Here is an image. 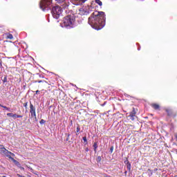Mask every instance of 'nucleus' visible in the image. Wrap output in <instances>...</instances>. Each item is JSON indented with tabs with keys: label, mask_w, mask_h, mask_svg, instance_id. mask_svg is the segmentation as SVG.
Listing matches in <instances>:
<instances>
[{
	"label": "nucleus",
	"mask_w": 177,
	"mask_h": 177,
	"mask_svg": "<svg viewBox=\"0 0 177 177\" xmlns=\"http://www.w3.org/2000/svg\"><path fill=\"white\" fill-rule=\"evenodd\" d=\"M88 24L95 30H102L106 26V15L103 12L95 11L88 18Z\"/></svg>",
	"instance_id": "nucleus-1"
},
{
	"label": "nucleus",
	"mask_w": 177,
	"mask_h": 177,
	"mask_svg": "<svg viewBox=\"0 0 177 177\" xmlns=\"http://www.w3.org/2000/svg\"><path fill=\"white\" fill-rule=\"evenodd\" d=\"M77 23L75 22V17L74 15H67L60 24L61 27L65 28H74Z\"/></svg>",
	"instance_id": "nucleus-2"
},
{
	"label": "nucleus",
	"mask_w": 177,
	"mask_h": 177,
	"mask_svg": "<svg viewBox=\"0 0 177 177\" xmlns=\"http://www.w3.org/2000/svg\"><path fill=\"white\" fill-rule=\"evenodd\" d=\"M52 0H41L39 3V8L43 12L52 9Z\"/></svg>",
	"instance_id": "nucleus-3"
},
{
	"label": "nucleus",
	"mask_w": 177,
	"mask_h": 177,
	"mask_svg": "<svg viewBox=\"0 0 177 177\" xmlns=\"http://www.w3.org/2000/svg\"><path fill=\"white\" fill-rule=\"evenodd\" d=\"M93 10H95V7L93 6H83L79 10V14H80L82 16H85L86 15H89L91 12H93Z\"/></svg>",
	"instance_id": "nucleus-4"
},
{
	"label": "nucleus",
	"mask_w": 177,
	"mask_h": 177,
	"mask_svg": "<svg viewBox=\"0 0 177 177\" xmlns=\"http://www.w3.org/2000/svg\"><path fill=\"white\" fill-rule=\"evenodd\" d=\"M62 12H63V9L62 8V7L59 6L53 7L51 10L53 17L56 19H59V17L62 16Z\"/></svg>",
	"instance_id": "nucleus-5"
},
{
	"label": "nucleus",
	"mask_w": 177,
	"mask_h": 177,
	"mask_svg": "<svg viewBox=\"0 0 177 177\" xmlns=\"http://www.w3.org/2000/svg\"><path fill=\"white\" fill-rule=\"evenodd\" d=\"M0 153L2 156H6V157H8V158H10V159H12V156H15V153L9 151L6 148L3 149V150H1Z\"/></svg>",
	"instance_id": "nucleus-6"
},
{
	"label": "nucleus",
	"mask_w": 177,
	"mask_h": 177,
	"mask_svg": "<svg viewBox=\"0 0 177 177\" xmlns=\"http://www.w3.org/2000/svg\"><path fill=\"white\" fill-rule=\"evenodd\" d=\"M57 3H60L64 9L68 8V0H56Z\"/></svg>",
	"instance_id": "nucleus-7"
},
{
	"label": "nucleus",
	"mask_w": 177,
	"mask_h": 177,
	"mask_svg": "<svg viewBox=\"0 0 177 177\" xmlns=\"http://www.w3.org/2000/svg\"><path fill=\"white\" fill-rule=\"evenodd\" d=\"M30 113L31 114V117H34L35 120H37V113H35V107L31 103L30 105Z\"/></svg>",
	"instance_id": "nucleus-8"
},
{
	"label": "nucleus",
	"mask_w": 177,
	"mask_h": 177,
	"mask_svg": "<svg viewBox=\"0 0 177 177\" xmlns=\"http://www.w3.org/2000/svg\"><path fill=\"white\" fill-rule=\"evenodd\" d=\"M75 5H82V3H85L87 0H71Z\"/></svg>",
	"instance_id": "nucleus-9"
},
{
	"label": "nucleus",
	"mask_w": 177,
	"mask_h": 177,
	"mask_svg": "<svg viewBox=\"0 0 177 177\" xmlns=\"http://www.w3.org/2000/svg\"><path fill=\"white\" fill-rule=\"evenodd\" d=\"M136 115V111H135V108H133V111L130 113L131 120L133 121V120H135Z\"/></svg>",
	"instance_id": "nucleus-10"
},
{
	"label": "nucleus",
	"mask_w": 177,
	"mask_h": 177,
	"mask_svg": "<svg viewBox=\"0 0 177 177\" xmlns=\"http://www.w3.org/2000/svg\"><path fill=\"white\" fill-rule=\"evenodd\" d=\"M151 106L155 109V110H158L160 109V105L157 104H152Z\"/></svg>",
	"instance_id": "nucleus-11"
},
{
	"label": "nucleus",
	"mask_w": 177,
	"mask_h": 177,
	"mask_svg": "<svg viewBox=\"0 0 177 177\" xmlns=\"http://www.w3.org/2000/svg\"><path fill=\"white\" fill-rule=\"evenodd\" d=\"M6 38L8 39H13V35L10 33H7L6 35Z\"/></svg>",
	"instance_id": "nucleus-12"
},
{
	"label": "nucleus",
	"mask_w": 177,
	"mask_h": 177,
	"mask_svg": "<svg viewBox=\"0 0 177 177\" xmlns=\"http://www.w3.org/2000/svg\"><path fill=\"white\" fill-rule=\"evenodd\" d=\"M93 147H94V151H95V153H96V151L97 150V142H94Z\"/></svg>",
	"instance_id": "nucleus-13"
},
{
	"label": "nucleus",
	"mask_w": 177,
	"mask_h": 177,
	"mask_svg": "<svg viewBox=\"0 0 177 177\" xmlns=\"http://www.w3.org/2000/svg\"><path fill=\"white\" fill-rule=\"evenodd\" d=\"M95 3H97V5H99V6H102V5H103V3H102V1L100 0H95Z\"/></svg>",
	"instance_id": "nucleus-14"
},
{
	"label": "nucleus",
	"mask_w": 177,
	"mask_h": 177,
	"mask_svg": "<svg viewBox=\"0 0 177 177\" xmlns=\"http://www.w3.org/2000/svg\"><path fill=\"white\" fill-rule=\"evenodd\" d=\"M1 107H3V109H5L6 110H7L8 111H10V109L8 108L6 106L2 105Z\"/></svg>",
	"instance_id": "nucleus-15"
},
{
	"label": "nucleus",
	"mask_w": 177,
	"mask_h": 177,
	"mask_svg": "<svg viewBox=\"0 0 177 177\" xmlns=\"http://www.w3.org/2000/svg\"><path fill=\"white\" fill-rule=\"evenodd\" d=\"M3 84H5L6 82H8V77L5 76L3 80Z\"/></svg>",
	"instance_id": "nucleus-16"
},
{
	"label": "nucleus",
	"mask_w": 177,
	"mask_h": 177,
	"mask_svg": "<svg viewBox=\"0 0 177 177\" xmlns=\"http://www.w3.org/2000/svg\"><path fill=\"white\" fill-rule=\"evenodd\" d=\"M80 131H81V128L80 127V125H77V129H76L77 133H78V132H80Z\"/></svg>",
	"instance_id": "nucleus-17"
},
{
	"label": "nucleus",
	"mask_w": 177,
	"mask_h": 177,
	"mask_svg": "<svg viewBox=\"0 0 177 177\" xmlns=\"http://www.w3.org/2000/svg\"><path fill=\"white\" fill-rule=\"evenodd\" d=\"M127 169H129V171H131V163H129V162L127 163Z\"/></svg>",
	"instance_id": "nucleus-18"
},
{
	"label": "nucleus",
	"mask_w": 177,
	"mask_h": 177,
	"mask_svg": "<svg viewBox=\"0 0 177 177\" xmlns=\"http://www.w3.org/2000/svg\"><path fill=\"white\" fill-rule=\"evenodd\" d=\"M7 115H8V117H13V113H7Z\"/></svg>",
	"instance_id": "nucleus-19"
},
{
	"label": "nucleus",
	"mask_w": 177,
	"mask_h": 177,
	"mask_svg": "<svg viewBox=\"0 0 177 177\" xmlns=\"http://www.w3.org/2000/svg\"><path fill=\"white\" fill-rule=\"evenodd\" d=\"M83 140L85 143H88V140L86 139V137H83Z\"/></svg>",
	"instance_id": "nucleus-20"
},
{
	"label": "nucleus",
	"mask_w": 177,
	"mask_h": 177,
	"mask_svg": "<svg viewBox=\"0 0 177 177\" xmlns=\"http://www.w3.org/2000/svg\"><path fill=\"white\" fill-rule=\"evenodd\" d=\"M12 118H14V120H16V118H17V115L13 113Z\"/></svg>",
	"instance_id": "nucleus-21"
},
{
	"label": "nucleus",
	"mask_w": 177,
	"mask_h": 177,
	"mask_svg": "<svg viewBox=\"0 0 177 177\" xmlns=\"http://www.w3.org/2000/svg\"><path fill=\"white\" fill-rule=\"evenodd\" d=\"M45 122H46V121L44 120V119H41V120H40V124H45Z\"/></svg>",
	"instance_id": "nucleus-22"
},
{
	"label": "nucleus",
	"mask_w": 177,
	"mask_h": 177,
	"mask_svg": "<svg viewBox=\"0 0 177 177\" xmlns=\"http://www.w3.org/2000/svg\"><path fill=\"white\" fill-rule=\"evenodd\" d=\"M3 149H5V148L3 147V145H0V151H1V150H3Z\"/></svg>",
	"instance_id": "nucleus-23"
},
{
	"label": "nucleus",
	"mask_w": 177,
	"mask_h": 177,
	"mask_svg": "<svg viewBox=\"0 0 177 177\" xmlns=\"http://www.w3.org/2000/svg\"><path fill=\"white\" fill-rule=\"evenodd\" d=\"M23 116L20 115H17V118H22Z\"/></svg>",
	"instance_id": "nucleus-24"
},
{
	"label": "nucleus",
	"mask_w": 177,
	"mask_h": 177,
	"mask_svg": "<svg viewBox=\"0 0 177 177\" xmlns=\"http://www.w3.org/2000/svg\"><path fill=\"white\" fill-rule=\"evenodd\" d=\"M24 107H25L26 109H27L28 102H26V103H24Z\"/></svg>",
	"instance_id": "nucleus-25"
},
{
	"label": "nucleus",
	"mask_w": 177,
	"mask_h": 177,
	"mask_svg": "<svg viewBox=\"0 0 177 177\" xmlns=\"http://www.w3.org/2000/svg\"><path fill=\"white\" fill-rule=\"evenodd\" d=\"M97 160H98V161H101V160H102V157L98 156V157H97Z\"/></svg>",
	"instance_id": "nucleus-26"
},
{
	"label": "nucleus",
	"mask_w": 177,
	"mask_h": 177,
	"mask_svg": "<svg viewBox=\"0 0 177 177\" xmlns=\"http://www.w3.org/2000/svg\"><path fill=\"white\" fill-rule=\"evenodd\" d=\"M113 150H114V147H111V153H113Z\"/></svg>",
	"instance_id": "nucleus-27"
},
{
	"label": "nucleus",
	"mask_w": 177,
	"mask_h": 177,
	"mask_svg": "<svg viewBox=\"0 0 177 177\" xmlns=\"http://www.w3.org/2000/svg\"><path fill=\"white\" fill-rule=\"evenodd\" d=\"M37 82H38L39 84H41V82H44V81L40 80V81H38Z\"/></svg>",
	"instance_id": "nucleus-28"
},
{
	"label": "nucleus",
	"mask_w": 177,
	"mask_h": 177,
	"mask_svg": "<svg viewBox=\"0 0 177 177\" xmlns=\"http://www.w3.org/2000/svg\"><path fill=\"white\" fill-rule=\"evenodd\" d=\"M37 93H39V91H38V90L36 91V94H37Z\"/></svg>",
	"instance_id": "nucleus-29"
},
{
	"label": "nucleus",
	"mask_w": 177,
	"mask_h": 177,
	"mask_svg": "<svg viewBox=\"0 0 177 177\" xmlns=\"http://www.w3.org/2000/svg\"><path fill=\"white\" fill-rule=\"evenodd\" d=\"M18 176H19V177H24V176H20L19 174H18Z\"/></svg>",
	"instance_id": "nucleus-30"
},
{
	"label": "nucleus",
	"mask_w": 177,
	"mask_h": 177,
	"mask_svg": "<svg viewBox=\"0 0 177 177\" xmlns=\"http://www.w3.org/2000/svg\"><path fill=\"white\" fill-rule=\"evenodd\" d=\"M0 67H2V63L0 62Z\"/></svg>",
	"instance_id": "nucleus-31"
},
{
	"label": "nucleus",
	"mask_w": 177,
	"mask_h": 177,
	"mask_svg": "<svg viewBox=\"0 0 177 177\" xmlns=\"http://www.w3.org/2000/svg\"><path fill=\"white\" fill-rule=\"evenodd\" d=\"M176 136V140H177V134H176V136Z\"/></svg>",
	"instance_id": "nucleus-32"
},
{
	"label": "nucleus",
	"mask_w": 177,
	"mask_h": 177,
	"mask_svg": "<svg viewBox=\"0 0 177 177\" xmlns=\"http://www.w3.org/2000/svg\"><path fill=\"white\" fill-rule=\"evenodd\" d=\"M138 50H140V48H138Z\"/></svg>",
	"instance_id": "nucleus-33"
},
{
	"label": "nucleus",
	"mask_w": 177,
	"mask_h": 177,
	"mask_svg": "<svg viewBox=\"0 0 177 177\" xmlns=\"http://www.w3.org/2000/svg\"><path fill=\"white\" fill-rule=\"evenodd\" d=\"M0 107H2V104H0Z\"/></svg>",
	"instance_id": "nucleus-34"
},
{
	"label": "nucleus",
	"mask_w": 177,
	"mask_h": 177,
	"mask_svg": "<svg viewBox=\"0 0 177 177\" xmlns=\"http://www.w3.org/2000/svg\"><path fill=\"white\" fill-rule=\"evenodd\" d=\"M86 151H88V149H86Z\"/></svg>",
	"instance_id": "nucleus-35"
},
{
	"label": "nucleus",
	"mask_w": 177,
	"mask_h": 177,
	"mask_svg": "<svg viewBox=\"0 0 177 177\" xmlns=\"http://www.w3.org/2000/svg\"><path fill=\"white\" fill-rule=\"evenodd\" d=\"M3 177H6V176H3Z\"/></svg>",
	"instance_id": "nucleus-36"
}]
</instances>
